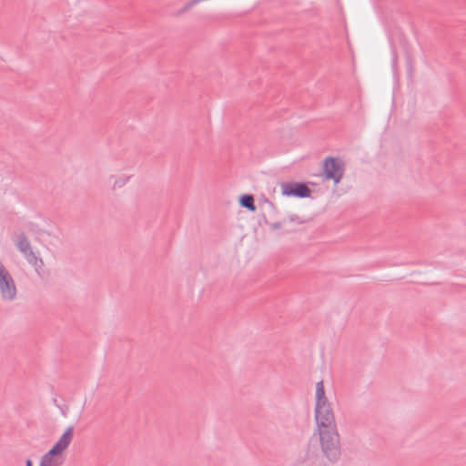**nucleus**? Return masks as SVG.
<instances>
[{"label": "nucleus", "mask_w": 466, "mask_h": 466, "mask_svg": "<svg viewBox=\"0 0 466 466\" xmlns=\"http://www.w3.org/2000/svg\"><path fill=\"white\" fill-rule=\"evenodd\" d=\"M315 420L323 451L329 458L338 455V436L333 431L334 416L329 403L315 405Z\"/></svg>", "instance_id": "nucleus-1"}, {"label": "nucleus", "mask_w": 466, "mask_h": 466, "mask_svg": "<svg viewBox=\"0 0 466 466\" xmlns=\"http://www.w3.org/2000/svg\"><path fill=\"white\" fill-rule=\"evenodd\" d=\"M73 438L74 429L72 426H69L65 429L51 448L41 456L38 466H62L65 453L70 446Z\"/></svg>", "instance_id": "nucleus-2"}, {"label": "nucleus", "mask_w": 466, "mask_h": 466, "mask_svg": "<svg viewBox=\"0 0 466 466\" xmlns=\"http://www.w3.org/2000/svg\"><path fill=\"white\" fill-rule=\"evenodd\" d=\"M17 296L15 282L0 260V299L5 301H13Z\"/></svg>", "instance_id": "nucleus-3"}, {"label": "nucleus", "mask_w": 466, "mask_h": 466, "mask_svg": "<svg viewBox=\"0 0 466 466\" xmlns=\"http://www.w3.org/2000/svg\"><path fill=\"white\" fill-rule=\"evenodd\" d=\"M281 195L287 198H308L310 189L302 183L284 182L279 185Z\"/></svg>", "instance_id": "nucleus-4"}, {"label": "nucleus", "mask_w": 466, "mask_h": 466, "mask_svg": "<svg viewBox=\"0 0 466 466\" xmlns=\"http://www.w3.org/2000/svg\"><path fill=\"white\" fill-rule=\"evenodd\" d=\"M324 174L327 179H332L336 184L339 183L343 174L341 163L333 158L326 159L324 162Z\"/></svg>", "instance_id": "nucleus-5"}, {"label": "nucleus", "mask_w": 466, "mask_h": 466, "mask_svg": "<svg viewBox=\"0 0 466 466\" xmlns=\"http://www.w3.org/2000/svg\"><path fill=\"white\" fill-rule=\"evenodd\" d=\"M15 245L17 249L25 257L33 251L31 243L24 233L16 234L15 237Z\"/></svg>", "instance_id": "nucleus-6"}, {"label": "nucleus", "mask_w": 466, "mask_h": 466, "mask_svg": "<svg viewBox=\"0 0 466 466\" xmlns=\"http://www.w3.org/2000/svg\"><path fill=\"white\" fill-rule=\"evenodd\" d=\"M25 260L28 264H30L35 270L38 275H43L45 273V263L43 259L36 255V253L33 250L28 255L25 257Z\"/></svg>", "instance_id": "nucleus-7"}, {"label": "nucleus", "mask_w": 466, "mask_h": 466, "mask_svg": "<svg viewBox=\"0 0 466 466\" xmlns=\"http://www.w3.org/2000/svg\"><path fill=\"white\" fill-rule=\"evenodd\" d=\"M329 403L326 397L325 388L323 381L316 383L315 387V405H323Z\"/></svg>", "instance_id": "nucleus-8"}, {"label": "nucleus", "mask_w": 466, "mask_h": 466, "mask_svg": "<svg viewBox=\"0 0 466 466\" xmlns=\"http://www.w3.org/2000/svg\"><path fill=\"white\" fill-rule=\"evenodd\" d=\"M239 203L241 206L247 208L250 211L256 210L254 198L251 195H243L242 197H240Z\"/></svg>", "instance_id": "nucleus-9"}, {"label": "nucleus", "mask_w": 466, "mask_h": 466, "mask_svg": "<svg viewBox=\"0 0 466 466\" xmlns=\"http://www.w3.org/2000/svg\"><path fill=\"white\" fill-rule=\"evenodd\" d=\"M25 466H34V462L31 459L25 460Z\"/></svg>", "instance_id": "nucleus-10"}]
</instances>
